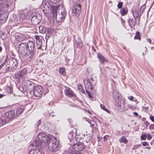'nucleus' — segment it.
<instances>
[{
    "label": "nucleus",
    "mask_w": 154,
    "mask_h": 154,
    "mask_svg": "<svg viewBox=\"0 0 154 154\" xmlns=\"http://www.w3.org/2000/svg\"><path fill=\"white\" fill-rule=\"evenodd\" d=\"M35 44L32 41L22 42L19 45L18 52L24 58L32 59L34 54Z\"/></svg>",
    "instance_id": "f257e3e1"
},
{
    "label": "nucleus",
    "mask_w": 154,
    "mask_h": 154,
    "mask_svg": "<svg viewBox=\"0 0 154 154\" xmlns=\"http://www.w3.org/2000/svg\"><path fill=\"white\" fill-rule=\"evenodd\" d=\"M42 141V147L47 146L51 151L55 152L58 150L61 147L60 142L52 135H47L45 133Z\"/></svg>",
    "instance_id": "f03ea898"
},
{
    "label": "nucleus",
    "mask_w": 154,
    "mask_h": 154,
    "mask_svg": "<svg viewBox=\"0 0 154 154\" xmlns=\"http://www.w3.org/2000/svg\"><path fill=\"white\" fill-rule=\"evenodd\" d=\"M5 64V72L8 71H13L15 70L18 66V62L16 59L10 58L7 59L4 63Z\"/></svg>",
    "instance_id": "7ed1b4c3"
},
{
    "label": "nucleus",
    "mask_w": 154,
    "mask_h": 154,
    "mask_svg": "<svg viewBox=\"0 0 154 154\" xmlns=\"http://www.w3.org/2000/svg\"><path fill=\"white\" fill-rule=\"evenodd\" d=\"M116 102V104L120 111H123L128 110V108L126 107L125 105V101L123 99L118 97Z\"/></svg>",
    "instance_id": "20e7f679"
},
{
    "label": "nucleus",
    "mask_w": 154,
    "mask_h": 154,
    "mask_svg": "<svg viewBox=\"0 0 154 154\" xmlns=\"http://www.w3.org/2000/svg\"><path fill=\"white\" fill-rule=\"evenodd\" d=\"M3 117L7 123L11 121L15 117L14 111L13 110L9 111L4 114Z\"/></svg>",
    "instance_id": "39448f33"
},
{
    "label": "nucleus",
    "mask_w": 154,
    "mask_h": 154,
    "mask_svg": "<svg viewBox=\"0 0 154 154\" xmlns=\"http://www.w3.org/2000/svg\"><path fill=\"white\" fill-rule=\"evenodd\" d=\"M27 71L26 69H23L15 73L14 75L15 79L18 81L21 79H23L26 76Z\"/></svg>",
    "instance_id": "423d86ee"
},
{
    "label": "nucleus",
    "mask_w": 154,
    "mask_h": 154,
    "mask_svg": "<svg viewBox=\"0 0 154 154\" xmlns=\"http://www.w3.org/2000/svg\"><path fill=\"white\" fill-rule=\"evenodd\" d=\"M45 133H41L38 134L37 137V139L32 142L34 146L41 148L42 147V141L44 137Z\"/></svg>",
    "instance_id": "0eeeda50"
},
{
    "label": "nucleus",
    "mask_w": 154,
    "mask_h": 154,
    "mask_svg": "<svg viewBox=\"0 0 154 154\" xmlns=\"http://www.w3.org/2000/svg\"><path fill=\"white\" fill-rule=\"evenodd\" d=\"M84 149V146L83 144L82 143H77L73 145L72 149L76 153L81 154L80 152L82 151Z\"/></svg>",
    "instance_id": "6e6552de"
},
{
    "label": "nucleus",
    "mask_w": 154,
    "mask_h": 154,
    "mask_svg": "<svg viewBox=\"0 0 154 154\" xmlns=\"http://www.w3.org/2000/svg\"><path fill=\"white\" fill-rule=\"evenodd\" d=\"M43 92V89L40 86H37L34 88V95L36 97H40L41 96Z\"/></svg>",
    "instance_id": "1a4fd4ad"
},
{
    "label": "nucleus",
    "mask_w": 154,
    "mask_h": 154,
    "mask_svg": "<svg viewBox=\"0 0 154 154\" xmlns=\"http://www.w3.org/2000/svg\"><path fill=\"white\" fill-rule=\"evenodd\" d=\"M42 5L44 8L43 11L44 13H47V11L49 12L51 10V6L49 2L46 0H43Z\"/></svg>",
    "instance_id": "9d476101"
},
{
    "label": "nucleus",
    "mask_w": 154,
    "mask_h": 154,
    "mask_svg": "<svg viewBox=\"0 0 154 154\" xmlns=\"http://www.w3.org/2000/svg\"><path fill=\"white\" fill-rule=\"evenodd\" d=\"M93 81V79L91 78L90 81L87 78L84 79L83 81L86 89L92 90L93 89V84L91 82Z\"/></svg>",
    "instance_id": "9b49d317"
},
{
    "label": "nucleus",
    "mask_w": 154,
    "mask_h": 154,
    "mask_svg": "<svg viewBox=\"0 0 154 154\" xmlns=\"http://www.w3.org/2000/svg\"><path fill=\"white\" fill-rule=\"evenodd\" d=\"M81 11V6L80 5H74L72 8V12L74 15L79 14Z\"/></svg>",
    "instance_id": "f8f14e48"
},
{
    "label": "nucleus",
    "mask_w": 154,
    "mask_h": 154,
    "mask_svg": "<svg viewBox=\"0 0 154 154\" xmlns=\"http://www.w3.org/2000/svg\"><path fill=\"white\" fill-rule=\"evenodd\" d=\"M64 93L68 97H71L75 96L74 92L69 88L66 87L64 91Z\"/></svg>",
    "instance_id": "ddd939ff"
},
{
    "label": "nucleus",
    "mask_w": 154,
    "mask_h": 154,
    "mask_svg": "<svg viewBox=\"0 0 154 154\" xmlns=\"http://www.w3.org/2000/svg\"><path fill=\"white\" fill-rule=\"evenodd\" d=\"M31 13L29 12L26 14L23 12H21L19 14V16L21 19H30L31 18Z\"/></svg>",
    "instance_id": "4468645a"
},
{
    "label": "nucleus",
    "mask_w": 154,
    "mask_h": 154,
    "mask_svg": "<svg viewBox=\"0 0 154 154\" xmlns=\"http://www.w3.org/2000/svg\"><path fill=\"white\" fill-rule=\"evenodd\" d=\"M8 5L7 4H5L4 3H0V11L4 12L7 10V8Z\"/></svg>",
    "instance_id": "2eb2a0df"
},
{
    "label": "nucleus",
    "mask_w": 154,
    "mask_h": 154,
    "mask_svg": "<svg viewBox=\"0 0 154 154\" xmlns=\"http://www.w3.org/2000/svg\"><path fill=\"white\" fill-rule=\"evenodd\" d=\"M27 87V89H32V88H34L35 85L34 83L29 81H27L25 83Z\"/></svg>",
    "instance_id": "dca6fc26"
},
{
    "label": "nucleus",
    "mask_w": 154,
    "mask_h": 154,
    "mask_svg": "<svg viewBox=\"0 0 154 154\" xmlns=\"http://www.w3.org/2000/svg\"><path fill=\"white\" fill-rule=\"evenodd\" d=\"M24 110V107L23 106L18 107L16 111V115L18 116L22 113Z\"/></svg>",
    "instance_id": "f3484780"
},
{
    "label": "nucleus",
    "mask_w": 154,
    "mask_h": 154,
    "mask_svg": "<svg viewBox=\"0 0 154 154\" xmlns=\"http://www.w3.org/2000/svg\"><path fill=\"white\" fill-rule=\"evenodd\" d=\"M97 57L101 63H104L108 61V60L100 54H97Z\"/></svg>",
    "instance_id": "a211bd4d"
},
{
    "label": "nucleus",
    "mask_w": 154,
    "mask_h": 154,
    "mask_svg": "<svg viewBox=\"0 0 154 154\" xmlns=\"http://www.w3.org/2000/svg\"><path fill=\"white\" fill-rule=\"evenodd\" d=\"M92 138V135L90 134H87L85 136H84V142L88 143L90 142Z\"/></svg>",
    "instance_id": "6ab92c4d"
},
{
    "label": "nucleus",
    "mask_w": 154,
    "mask_h": 154,
    "mask_svg": "<svg viewBox=\"0 0 154 154\" xmlns=\"http://www.w3.org/2000/svg\"><path fill=\"white\" fill-rule=\"evenodd\" d=\"M75 135L74 133L73 134L72 132L70 131L68 135V137L69 141L71 142L73 141L75 139Z\"/></svg>",
    "instance_id": "aec40b11"
},
{
    "label": "nucleus",
    "mask_w": 154,
    "mask_h": 154,
    "mask_svg": "<svg viewBox=\"0 0 154 154\" xmlns=\"http://www.w3.org/2000/svg\"><path fill=\"white\" fill-rule=\"evenodd\" d=\"M28 154H42L38 149H33L31 150Z\"/></svg>",
    "instance_id": "412c9836"
},
{
    "label": "nucleus",
    "mask_w": 154,
    "mask_h": 154,
    "mask_svg": "<svg viewBox=\"0 0 154 154\" xmlns=\"http://www.w3.org/2000/svg\"><path fill=\"white\" fill-rule=\"evenodd\" d=\"M31 19H41V17L38 13H34L32 16L31 15Z\"/></svg>",
    "instance_id": "4be33fe9"
},
{
    "label": "nucleus",
    "mask_w": 154,
    "mask_h": 154,
    "mask_svg": "<svg viewBox=\"0 0 154 154\" xmlns=\"http://www.w3.org/2000/svg\"><path fill=\"white\" fill-rule=\"evenodd\" d=\"M136 20H128V23L131 28L133 27L136 24Z\"/></svg>",
    "instance_id": "5701e85b"
},
{
    "label": "nucleus",
    "mask_w": 154,
    "mask_h": 154,
    "mask_svg": "<svg viewBox=\"0 0 154 154\" xmlns=\"http://www.w3.org/2000/svg\"><path fill=\"white\" fill-rule=\"evenodd\" d=\"M22 92H23L27 90V88L26 86V85H24L23 84H20L18 88Z\"/></svg>",
    "instance_id": "b1692460"
},
{
    "label": "nucleus",
    "mask_w": 154,
    "mask_h": 154,
    "mask_svg": "<svg viewBox=\"0 0 154 154\" xmlns=\"http://www.w3.org/2000/svg\"><path fill=\"white\" fill-rule=\"evenodd\" d=\"M52 14L53 18L55 19H57V10L55 9L54 8H53L52 9Z\"/></svg>",
    "instance_id": "393cba45"
},
{
    "label": "nucleus",
    "mask_w": 154,
    "mask_h": 154,
    "mask_svg": "<svg viewBox=\"0 0 154 154\" xmlns=\"http://www.w3.org/2000/svg\"><path fill=\"white\" fill-rule=\"evenodd\" d=\"M132 13L135 19H136L137 18L139 19L140 15L137 11H133L132 12Z\"/></svg>",
    "instance_id": "a878e982"
},
{
    "label": "nucleus",
    "mask_w": 154,
    "mask_h": 154,
    "mask_svg": "<svg viewBox=\"0 0 154 154\" xmlns=\"http://www.w3.org/2000/svg\"><path fill=\"white\" fill-rule=\"evenodd\" d=\"M119 141L120 142L123 143H126L128 142V140L124 136H122L120 138Z\"/></svg>",
    "instance_id": "bb28decb"
},
{
    "label": "nucleus",
    "mask_w": 154,
    "mask_h": 154,
    "mask_svg": "<svg viewBox=\"0 0 154 154\" xmlns=\"http://www.w3.org/2000/svg\"><path fill=\"white\" fill-rule=\"evenodd\" d=\"M122 15H125L127 14V9L124 8H122L120 11Z\"/></svg>",
    "instance_id": "cd10ccee"
},
{
    "label": "nucleus",
    "mask_w": 154,
    "mask_h": 154,
    "mask_svg": "<svg viewBox=\"0 0 154 154\" xmlns=\"http://www.w3.org/2000/svg\"><path fill=\"white\" fill-rule=\"evenodd\" d=\"M7 123L5 120L4 119L3 117H2V118H0V127Z\"/></svg>",
    "instance_id": "c85d7f7f"
},
{
    "label": "nucleus",
    "mask_w": 154,
    "mask_h": 154,
    "mask_svg": "<svg viewBox=\"0 0 154 154\" xmlns=\"http://www.w3.org/2000/svg\"><path fill=\"white\" fill-rule=\"evenodd\" d=\"M59 72L60 74L64 76L66 74L65 69L63 67H61L60 68Z\"/></svg>",
    "instance_id": "c756f323"
},
{
    "label": "nucleus",
    "mask_w": 154,
    "mask_h": 154,
    "mask_svg": "<svg viewBox=\"0 0 154 154\" xmlns=\"http://www.w3.org/2000/svg\"><path fill=\"white\" fill-rule=\"evenodd\" d=\"M39 29L40 32L42 34H44L46 32V28L43 26H40Z\"/></svg>",
    "instance_id": "7c9ffc66"
},
{
    "label": "nucleus",
    "mask_w": 154,
    "mask_h": 154,
    "mask_svg": "<svg viewBox=\"0 0 154 154\" xmlns=\"http://www.w3.org/2000/svg\"><path fill=\"white\" fill-rule=\"evenodd\" d=\"M146 6L145 5H143L141 6L140 9V14L141 15L146 8Z\"/></svg>",
    "instance_id": "2f4dec72"
},
{
    "label": "nucleus",
    "mask_w": 154,
    "mask_h": 154,
    "mask_svg": "<svg viewBox=\"0 0 154 154\" xmlns=\"http://www.w3.org/2000/svg\"><path fill=\"white\" fill-rule=\"evenodd\" d=\"M60 15L61 17L60 19H63L66 18V12L64 11L63 12H62L61 13Z\"/></svg>",
    "instance_id": "473e14b6"
},
{
    "label": "nucleus",
    "mask_w": 154,
    "mask_h": 154,
    "mask_svg": "<svg viewBox=\"0 0 154 154\" xmlns=\"http://www.w3.org/2000/svg\"><path fill=\"white\" fill-rule=\"evenodd\" d=\"M134 38L135 39H140V33L139 32H136V35L135 36Z\"/></svg>",
    "instance_id": "72a5a7b5"
},
{
    "label": "nucleus",
    "mask_w": 154,
    "mask_h": 154,
    "mask_svg": "<svg viewBox=\"0 0 154 154\" xmlns=\"http://www.w3.org/2000/svg\"><path fill=\"white\" fill-rule=\"evenodd\" d=\"M78 89L80 90V91L83 93H85V91L84 90L82 86L81 85H79L78 86Z\"/></svg>",
    "instance_id": "f704fd0d"
},
{
    "label": "nucleus",
    "mask_w": 154,
    "mask_h": 154,
    "mask_svg": "<svg viewBox=\"0 0 154 154\" xmlns=\"http://www.w3.org/2000/svg\"><path fill=\"white\" fill-rule=\"evenodd\" d=\"M100 107L101 108V109H102L103 110H104L105 111H106L108 113H110V111L105 107V106L104 105H103L102 104H101L100 105Z\"/></svg>",
    "instance_id": "c9c22d12"
},
{
    "label": "nucleus",
    "mask_w": 154,
    "mask_h": 154,
    "mask_svg": "<svg viewBox=\"0 0 154 154\" xmlns=\"http://www.w3.org/2000/svg\"><path fill=\"white\" fill-rule=\"evenodd\" d=\"M34 88H32V89H27V90L26 91L27 93H29L31 94H34Z\"/></svg>",
    "instance_id": "e433bc0d"
},
{
    "label": "nucleus",
    "mask_w": 154,
    "mask_h": 154,
    "mask_svg": "<svg viewBox=\"0 0 154 154\" xmlns=\"http://www.w3.org/2000/svg\"><path fill=\"white\" fill-rule=\"evenodd\" d=\"M52 3L55 4H58L60 2V0H49Z\"/></svg>",
    "instance_id": "4c0bfd02"
},
{
    "label": "nucleus",
    "mask_w": 154,
    "mask_h": 154,
    "mask_svg": "<svg viewBox=\"0 0 154 154\" xmlns=\"http://www.w3.org/2000/svg\"><path fill=\"white\" fill-rule=\"evenodd\" d=\"M75 139L77 141H79V143H81V140H82V138L79 136H75Z\"/></svg>",
    "instance_id": "58836bf2"
},
{
    "label": "nucleus",
    "mask_w": 154,
    "mask_h": 154,
    "mask_svg": "<svg viewBox=\"0 0 154 154\" xmlns=\"http://www.w3.org/2000/svg\"><path fill=\"white\" fill-rule=\"evenodd\" d=\"M123 5V3L122 2H119L117 5L118 8L119 9L121 8L122 7Z\"/></svg>",
    "instance_id": "ea45409f"
},
{
    "label": "nucleus",
    "mask_w": 154,
    "mask_h": 154,
    "mask_svg": "<svg viewBox=\"0 0 154 154\" xmlns=\"http://www.w3.org/2000/svg\"><path fill=\"white\" fill-rule=\"evenodd\" d=\"M36 42L37 45H42V42L41 39L36 41Z\"/></svg>",
    "instance_id": "a19ab883"
},
{
    "label": "nucleus",
    "mask_w": 154,
    "mask_h": 154,
    "mask_svg": "<svg viewBox=\"0 0 154 154\" xmlns=\"http://www.w3.org/2000/svg\"><path fill=\"white\" fill-rule=\"evenodd\" d=\"M146 138V134H142L141 136V138L142 139L145 140Z\"/></svg>",
    "instance_id": "79ce46f5"
},
{
    "label": "nucleus",
    "mask_w": 154,
    "mask_h": 154,
    "mask_svg": "<svg viewBox=\"0 0 154 154\" xmlns=\"http://www.w3.org/2000/svg\"><path fill=\"white\" fill-rule=\"evenodd\" d=\"M46 31L47 33H49L50 34L52 33V30L49 28H48L46 29Z\"/></svg>",
    "instance_id": "37998d69"
},
{
    "label": "nucleus",
    "mask_w": 154,
    "mask_h": 154,
    "mask_svg": "<svg viewBox=\"0 0 154 154\" xmlns=\"http://www.w3.org/2000/svg\"><path fill=\"white\" fill-rule=\"evenodd\" d=\"M128 98L129 100L131 101H133L134 99V97L131 96H128Z\"/></svg>",
    "instance_id": "c03bdc74"
},
{
    "label": "nucleus",
    "mask_w": 154,
    "mask_h": 154,
    "mask_svg": "<svg viewBox=\"0 0 154 154\" xmlns=\"http://www.w3.org/2000/svg\"><path fill=\"white\" fill-rule=\"evenodd\" d=\"M41 123V120H38L37 123H36L35 125V126H36V127H38L39 125V124H40V123Z\"/></svg>",
    "instance_id": "a18cd8bd"
},
{
    "label": "nucleus",
    "mask_w": 154,
    "mask_h": 154,
    "mask_svg": "<svg viewBox=\"0 0 154 154\" xmlns=\"http://www.w3.org/2000/svg\"><path fill=\"white\" fill-rule=\"evenodd\" d=\"M146 137H147L148 140H150L152 138V137L150 134H149L147 135H146Z\"/></svg>",
    "instance_id": "49530a36"
},
{
    "label": "nucleus",
    "mask_w": 154,
    "mask_h": 154,
    "mask_svg": "<svg viewBox=\"0 0 154 154\" xmlns=\"http://www.w3.org/2000/svg\"><path fill=\"white\" fill-rule=\"evenodd\" d=\"M2 60H0V64L2 63ZM4 65V62L2 63L1 65H0V69H1Z\"/></svg>",
    "instance_id": "de8ad7c7"
},
{
    "label": "nucleus",
    "mask_w": 154,
    "mask_h": 154,
    "mask_svg": "<svg viewBox=\"0 0 154 154\" xmlns=\"http://www.w3.org/2000/svg\"><path fill=\"white\" fill-rule=\"evenodd\" d=\"M7 92L8 93H11V87H8L7 88Z\"/></svg>",
    "instance_id": "09e8293b"
},
{
    "label": "nucleus",
    "mask_w": 154,
    "mask_h": 154,
    "mask_svg": "<svg viewBox=\"0 0 154 154\" xmlns=\"http://www.w3.org/2000/svg\"><path fill=\"white\" fill-rule=\"evenodd\" d=\"M149 128L150 130H152L154 129V124H151L149 127Z\"/></svg>",
    "instance_id": "8fccbe9b"
},
{
    "label": "nucleus",
    "mask_w": 154,
    "mask_h": 154,
    "mask_svg": "<svg viewBox=\"0 0 154 154\" xmlns=\"http://www.w3.org/2000/svg\"><path fill=\"white\" fill-rule=\"evenodd\" d=\"M128 107L130 109H131L132 110H133L135 109L136 108L134 107H133V106H131V105H128Z\"/></svg>",
    "instance_id": "3c124183"
},
{
    "label": "nucleus",
    "mask_w": 154,
    "mask_h": 154,
    "mask_svg": "<svg viewBox=\"0 0 154 154\" xmlns=\"http://www.w3.org/2000/svg\"><path fill=\"white\" fill-rule=\"evenodd\" d=\"M108 136H105L104 137H103V140H104V141H106V140L108 139Z\"/></svg>",
    "instance_id": "603ef678"
},
{
    "label": "nucleus",
    "mask_w": 154,
    "mask_h": 154,
    "mask_svg": "<svg viewBox=\"0 0 154 154\" xmlns=\"http://www.w3.org/2000/svg\"><path fill=\"white\" fill-rule=\"evenodd\" d=\"M150 119L153 122H154V116H150Z\"/></svg>",
    "instance_id": "864d4df0"
},
{
    "label": "nucleus",
    "mask_w": 154,
    "mask_h": 154,
    "mask_svg": "<svg viewBox=\"0 0 154 154\" xmlns=\"http://www.w3.org/2000/svg\"><path fill=\"white\" fill-rule=\"evenodd\" d=\"M35 37L36 40V41L38 40H39L40 39L39 38V36L38 35H35Z\"/></svg>",
    "instance_id": "5fc2aeb1"
},
{
    "label": "nucleus",
    "mask_w": 154,
    "mask_h": 154,
    "mask_svg": "<svg viewBox=\"0 0 154 154\" xmlns=\"http://www.w3.org/2000/svg\"><path fill=\"white\" fill-rule=\"evenodd\" d=\"M142 144L143 146H146L147 145V143L146 142H142Z\"/></svg>",
    "instance_id": "6e6d98bb"
},
{
    "label": "nucleus",
    "mask_w": 154,
    "mask_h": 154,
    "mask_svg": "<svg viewBox=\"0 0 154 154\" xmlns=\"http://www.w3.org/2000/svg\"><path fill=\"white\" fill-rule=\"evenodd\" d=\"M78 44L79 45V46H80V47H82V45H83V44H82V41H80L79 43H78Z\"/></svg>",
    "instance_id": "4d7b16f0"
},
{
    "label": "nucleus",
    "mask_w": 154,
    "mask_h": 154,
    "mask_svg": "<svg viewBox=\"0 0 154 154\" xmlns=\"http://www.w3.org/2000/svg\"><path fill=\"white\" fill-rule=\"evenodd\" d=\"M142 108L143 109H144L145 110H147L148 108V107H146V106H143L142 107Z\"/></svg>",
    "instance_id": "13d9d810"
},
{
    "label": "nucleus",
    "mask_w": 154,
    "mask_h": 154,
    "mask_svg": "<svg viewBox=\"0 0 154 154\" xmlns=\"http://www.w3.org/2000/svg\"><path fill=\"white\" fill-rule=\"evenodd\" d=\"M147 40L148 42H149L150 44H151V40L150 38H147Z\"/></svg>",
    "instance_id": "bf43d9fd"
},
{
    "label": "nucleus",
    "mask_w": 154,
    "mask_h": 154,
    "mask_svg": "<svg viewBox=\"0 0 154 154\" xmlns=\"http://www.w3.org/2000/svg\"><path fill=\"white\" fill-rule=\"evenodd\" d=\"M86 93H87V94H91V91H89V90L88 89V90H87V89H86Z\"/></svg>",
    "instance_id": "052dcab7"
},
{
    "label": "nucleus",
    "mask_w": 154,
    "mask_h": 154,
    "mask_svg": "<svg viewBox=\"0 0 154 154\" xmlns=\"http://www.w3.org/2000/svg\"><path fill=\"white\" fill-rule=\"evenodd\" d=\"M133 114L134 115V116L136 117H137L138 116V113L136 112H133Z\"/></svg>",
    "instance_id": "680f3d73"
},
{
    "label": "nucleus",
    "mask_w": 154,
    "mask_h": 154,
    "mask_svg": "<svg viewBox=\"0 0 154 154\" xmlns=\"http://www.w3.org/2000/svg\"><path fill=\"white\" fill-rule=\"evenodd\" d=\"M37 45V48L38 49H40L41 48V47H42V45Z\"/></svg>",
    "instance_id": "e2e57ef3"
},
{
    "label": "nucleus",
    "mask_w": 154,
    "mask_h": 154,
    "mask_svg": "<svg viewBox=\"0 0 154 154\" xmlns=\"http://www.w3.org/2000/svg\"><path fill=\"white\" fill-rule=\"evenodd\" d=\"M4 35V33L3 32H1V31L0 32V36L1 37H2L3 35Z\"/></svg>",
    "instance_id": "0e129e2a"
},
{
    "label": "nucleus",
    "mask_w": 154,
    "mask_h": 154,
    "mask_svg": "<svg viewBox=\"0 0 154 154\" xmlns=\"http://www.w3.org/2000/svg\"><path fill=\"white\" fill-rule=\"evenodd\" d=\"M49 37H50V35L48 34V35H47V34H46V39L48 37L47 39H48L49 38Z\"/></svg>",
    "instance_id": "69168bd1"
},
{
    "label": "nucleus",
    "mask_w": 154,
    "mask_h": 154,
    "mask_svg": "<svg viewBox=\"0 0 154 154\" xmlns=\"http://www.w3.org/2000/svg\"><path fill=\"white\" fill-rule=\"evenodd\" d=\"M2 47L1 46H0V53L2 51Z\"/></svg>",
    "instance_id": "338daca9"
},
{
    "label": "nucleus",
    "mask_w": 154,
    "mask_h": 154,
    "mask_svg": "<svg viewBox=\"0 0 154 154\" xmlns=\"http://www.w3.org/2000/svg\"><path fill=\"white\" fill-rule=\"evenodd\" d=\"M4 96V95L2 94H0V98Z\"/></svg>",
    "instance_id": "774afa93"
}]
</instances>
